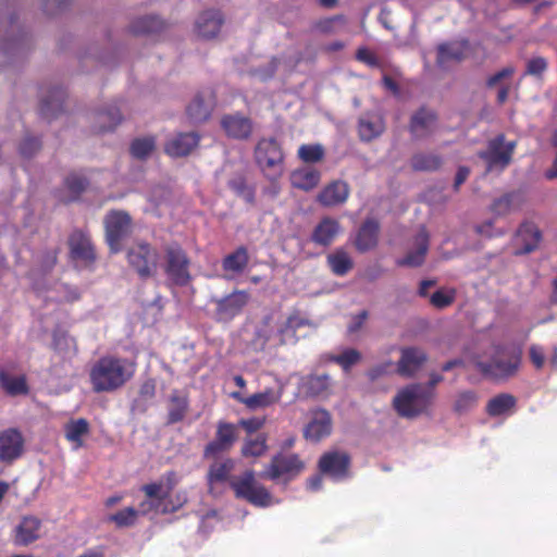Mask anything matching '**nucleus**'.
Wrapping results in <instances>:
<instances>
[{
  "label": "nucleus",
  "instance_id": "f257e3e1",
  "mask_svg": "<svg viewBox=\"0 0 557 557\" xmlns=\"http://www.w3.org/2000/svg\"><path fill=\"white\" fill-rule=\"evenodd\" d=\"M470 362L485 376L508 379L517 373L521 352L511 346L491 345L482 355H472Z\"/></svg>",
  "mask_w": 557,
  "mask_h": 557
},
{
  "label": "nucleus",
  "instance_id": "f03ea898",
  "mask_svg": "<svg viewBox=\"0 0 557 557\" xmlns=\"http://www.w3.org/2000/svg\"><path fill=\"white\" fill-rule=\"evenodd\" d=\"M136 364L126 358H100L90 370V381L95 392H112L132 379Z\"/></svg>",
  "mask_w": 557,
  "mask_h": 557
},
{
  "label": "nucleus",
  "instance_id": "7ed1b4c3",
  "mask_svg": "<svg viewBox=\"0 0 557 557\" xmlns=\"http://www.w3.org/2000/svg\"><path fill=\"white\" fill-rule=\"evenodd\" d=\"M434 398L435 394L423 384L411 383L397 391L393 398V408L401 418L416 419L429 413Z\"/></svg>",
  "mask_w": 557,
  "mask_h": 557
},
{
  "label": "nucleus",
  "instance_id": "20e7f679",
  "mask_svg": "<svg viewBox=\"0 0 557 557\" xmlns=\"http://www.w3.org/2000/svg\"><path fill=\"white\" fill-rule=\"evenodd\" d=\"M190 259L186 251L177 244L165 247L163 256V271L170 285L186 286L190 280Z\"/></svg>",
  "mask_w": 557,
  "mask_h": 557
},
{
  "label": "nucleus",
  "instance_id": "39448f33",
  "mask_svg": "<svg viewBox=\"0 0 557 557\" xmlns=\"http://www.w3.org/2000/svg\"><path fill=\"white\" fill-rule=\"evenodd\" d=\"M256 162L270 178H276L283 173V151L274 138H263L255 149Z\"/></svg>",
  "mask_w": 557,
  "mask_h": 557
},
{
  "label": "nucleus",
  "instance_id": "423d86ee",
  "mask_svg": "<svg viewBox=\"0 0 557 557\" xmlns=\"http://www.w3.org/2000/svg\"><path fill=\"white\" fill-rule=\"evenodd\" d=\"M231 486L237 498H243L259 507H268L272 504V496L264 486L257 482L252 470L231 481Z\"/></svg>",
  "mask_w": 557,
  "mask_h": 557
},
{
  "label": "nucleus",
  "instance_id": "0eeeda50",
  "mask_svg": "<svg viewBox=\"0 0 557 557\" xmlns=\"http://www.w3.org/2000/svg\"><path fill=\"white\" fill-rule=\"evenodd\" d=\"M515 148L516 141H506L505 136L499 134L488 141L486 149L480 151L479 156L486 162L488 171L503 170L511 162Z\"/></svg>",
  "mask_w": 557,
  "mask_h": 557
},
{
  "label": "nucleus",
  "instance_id": "6e6552de",
  "mask_svg": "<svg viewBox=\"0 0 557 557\" xmlns=\"http://www.w3.org/2000/svg\"><path fill=\"white\" fill-rule=\"evenodd\" d=\"M107 242L112 251L121 249V240L132 233V219L125 211L112 210L104 218Z\"/></svg>",
  "mask_w": 557,
  "mask_h": 557
},
{
  "label": "nucleus",
  "instance_id": "1a4fd4ad",
  "mask_svg": "<svg viewBox=\"0 0 557 557\" xmlns=\"http://www.w3.org/2000/svg\"><path fill=\"white\" fill-rule=\"evenodd\" d=\"M127 260L141 278H147L157 271L158 252L150 245L140 242L128 249Z\"/></svg>",
  "mask_w": 557,
  "mask_h": 557
},
{
  "label": "nucleus",
  "instance_id": "9d476101",
  "mask_svg": "<svg viewBox=\"0 0 557 557\" xmlns=\"http://www.w3.org/2000/svg\"><path fill=\"white\" fill-rule=\"evenodd\" d=\"M350 456L343 450H329L319 460V469L335 481L349 478Z\"/></svg>",
  "mask_w": 557,
  "mask_h": 557
},
{
  "label": "nucleus",
  "instance_id": "9b49d317",
  "mask_svg": "<svg viewBox=\"0 0 557 557\" xmlns=\"http://www.w3.org/2000/svg\"><path fill=\"white\" fill-rule=\"evenodd\" d=\"M25 450V438L16 428L0 431V461L12 463L21 458Z\"/></svg>",
  "mask_w": 557,
  "mask_h": 557
},
{
  "label": "nucleus",
  "instance_id": "f8f14e48",
  "mask_svg": "<svg viewBox=\"0 0 557 557\" xmlns=\"http://www.w3.org/2000/svg\"><path fill=\"white\" fill-rule=\"evenodd\" d=\"M304 469V463L297 455L278 454L274 456L264 471L259 476L276 480L283 475H295Z\"/></svg>",
  "mask_w": 557,
  "mask_h": 557
},
{
  "label": "nucleus",
  "instance_id": "ddd939ff",
  "mask_svg": "<svg viewBox=\"0 0 557 557\" xmlns=\"http://www.w3.org/2000/svg\"><path fill=\"white\" fill-rule=\"evenodd\" d=\"M249 299L250 296L245 290H234L223 298L214 299L216 319L223 322L231 321L243 311Z\"/></svg>",
  "mask_w": 557,
  "mask_h": 557
},
{
  "label": "nucleus",
  "instance_id": "4468645a",
  "mask_svg": "<svg viewBox=\"0 0 557 557\" xmlns=\"http://www.w3.org/2000/svg\"><path fill=\"white\" fill-rule=\"evenodd\" d=\"M177 483L176 472L168 471L158 481L144 485L141 490L146 497L153 498L162 506H165Z\"/></svg>",
  "mask_w": 557,
  "mask_h": 557
},
{
  "label": "nucleus",
  "instance_id": "2eb2a0df",
  "mask_svg": "<svg viewBox=\"0 0 557 557\" xmlns=\"http://www.w3.org/2000/svg\"><path fill=\"white\" fill-rule=\"evenodd\" d=\"M332 432V418L327 410L318 408L311 411V419L306 425L304 435L308 441L319 442Z\"/></svg>",
  "mask_w": 557,
  "mask_h": 557
},
{
  "label": "nucleus",
  "instance_id": "dca6fc26",
  "mask_svg": "<svg viewBox=\"0 0 557 557\" xmlns=\"http://www.w3.org/2000/svg\"><path fill=\"white\" fill-rule=\"evenodd\" d=\"M215 106V97L211 89L199 91L189 106L187 107V114L195 123L205 122L211 115Z\"/></svg>",
  "mask_w": 557,
  "mask_h": 557
},
{
  "label": "nucleus",
  "instance_id": "f3484780",
  "mask_svg": "<svg viewBox=\"0 0 557 557\" xmlns=\"http://www.w3.org/2000/svg\"><path fill=\"white\" fill-rule=\"evenodd\" d=\"M467 45L461 41L445 42L437 47L436 64L442 70H448L466 58Z\"/></svg>",
  "mask_w": 557,
  "mask_h": 557
},
{
  "label": "nucleus",
  "instance_id": "a211bd4d",
  "mask_svg": "<svg viewBox=\"0 0 557 557\" xmlns=\"http://www.w3.org/2000/svg\"><path fill=\"white\" fill-rule=\"evenodd\" d=\"M236 441L235 426L231 423L219 422L215 438L205 448L206 457H214L228 450Z\"/></svg>",
  "mask_w": 557,
  "mask_h": 557
},
{
  "label": "nucleus",
  "instance_id": "6ab92c4d",
  "mask_svg": "<svg viewBox=\"0 0 557 557\" xmlns=\"http://www.w3.org/2000/svg\"><path fill=\"white\" fill-rule=\"evenodd\" d=\"M385 131V122L377 111L366 112L358 120V134L362 141H371Z\"/></svg>",
  "mask_w": 557,
  "mask_h": 557
},
{
  "label": "nucleus",
  "instance_id": "aec40b11",
  "mask_svg": "<svg viewBox=\"0 0 557 557\" xmlns=\"http://www.w3.org/2000/svg\"><path fill=\"white\" fill-rule=\"evenodd\" d=\"M199 144V135L195 132L180 133L171 137L165 146L164 151L174 158L185 157L189 154Z\"/></svg>",
  "mask_w": 557,
  "mask_h": 557
},
{
  "label": "nucleus",
  "instance_id": "412c9836",
  "mask_svg": "<svg viewBox=\"0 0 557 557\" xmlns=\"http://www.w3.org/2000/svg\"><path fill=\"white\" fill-rule=\"evenodd\" d=\"M426 361V355L419 348H404L397 362V372L401 376H413Z\"/></svg>",
  "mask_w": 557,
  "mask_h": 557
},
{
  "label": "nucleus",
  "instance_id": "4be33fe9",
  "mask_svg": "<svg viewBox=\"0 0 557 557\" xmlns=\"http://www.w3.org/2000/svg\"><path fill=\"white\" fill-rule=\"evenodd\" d=\"M224 18L220 11L208 10L202 12L196 20L195 29L198 36L205 39L215 37L223 25Z\"/></svg>",
  "mask_w": 557,
  "mask_h": 557
},
{
  "label": "nucleus",
  "instance_id": "5701e85b",
  "mask_svg": "<svg viewBox=\"0 0 557 557\" xmlns=\"http://www.w3.org/2000/svg\"><path fill=\"white\" fill-rule=\"evenodd\" d=\"M380 224L374 219H367L358 230L354 244L358 251L366 252L376 247Z\"/></svg>",
  "mask_w": 557,
  "mask_h": 557
},
{
  "label": "nucleus",
  "instance_id": "b1692460",
  "mask_svg": "<svg viewBox=\"0 0 557 557\" xmlns=\"http://www.w3.org/2000/svg\"><path fill=\"white\" fill-rule=\"evenodd\" d=\"M221 126L227 136L236 139H246L252 132L251 121L240 114L223 116L221 120Z\"/></svg>",
  "mask_w": 557,
  "mask_h": 557
},
{
  "label": "nucleus",
  "instance_id": "393cba45",
  "mask_svg": "<svg viewBox=\"0 0 557 557\" xmlns=\"http://www.w3.org/2000/svg\"><path fill=\"white\" fill-rule=\"evenodd\" d=\"M332 385L327 374H311L301 381V388L308 397L326 398L332 394Z\"/></svg>",
  "mask_w": 557,
  "mask_h": 557
},
{
  "label": "nucleus",
  "instance_id": "a878e982",
  "mask_svg": "<svg viewBox=\"0 0 557 557\" xmlns=\"http://www.w3.org/2000/svg\"><path fill=\"white\" fill-rule=\"evenodd\" d=\"M348 196V184L343 181H335L320 191L318 201L324 207H334L344 203Z\"/></svg>",
  "mask_w": 557,
  "mask_h": 557
},
{
  "label": "nucleus",
  "instance_id": "bb28decb",
  "mask_svg": "<svg viewBox=\"0 0 557 557\" xmlns=\"http://www.w3.org/2000/svg\"><path fill=\"white\" fill-rule=\"evenodd\" d=\"M428 250L429 234L424 228H422L414 238L413 248L407 253L405 258L399 260L397 263L401 267H419L424 262Z\"/></svg>",
  "mask_w": 557,
  "mask_h": 557
},
{
  "label": "nucleus",
  "instance_id": "cd10ccee",
  "mask_svg": "<svg viewBox=\"0 0 557 557\" xmlns=\"http://www.w3.org/2000/svg\"><path fill=\"white\" fill-rule=\"evenodd\" d=\"M71 255L74 259L84 262H91L95 260V251L90 238L82 231H75L71 234L69 239Z\"/></svg>",
  "mask_w": 557,
  "mask_h": 557
},
{
  "label": "nucleus",
  "instance_id": "c85d7f7f",
  "mask_svg": "<svg viewBox=\"0 0 557 557\" xmlns=\"http://www.w3.org/2000/svg\"><path fill=\"white\" fill-rule=\"evenodd\" d=\"M436 128V115L433 111L420 109L410 122V132L416 138H423Z\"/></svg>",
  "mask_w": 557,
  "mask_h": 557
},
{
  "label": "nucleus",
  "instance_id": "c756f323",
  "mask_svg": "<svg viewBox=\"0 0 557 557\" xmlns=\"http://www.w3.org/2000/svg\"><path fill=\"white\" fill-rule=\"evenodd\" d=\"M41 521L33 516L24 517L15 530V542L20 545H28L39 539Z\"/></svg>",
  "mask_w": 557,
  "mask_h": 557
},
{
  "label": "nucleus",
  "instance_id": "7c9ffc66",
  "mask_svg": "<svg viewBox=\"0 0 557 557\" xmlns=\"http://www.w3.org/2000/svg\"><path fill=\"white\" fill-rule=\"evenodd\" d=\"M342 227L337 220L324 218L315 226L312 233V240L321 246L330 245L341 233Z\"/></svg>",
  "mask_w": 557,
  "mask_h": 557
},
{
  "label": "nucleus",
  "instance_id": "2f4dec72",
  "mask_svg": "<svg viewBox=\"0 0 557 557\" xmlns=\"http://www.w3.org/2000/svg\"><path fill=\"white\" fill-rule=\"evenodd\" d=\"M249 262L248 251L245 247H238L234 252L227 255L222 261L223 270L228 273L225 277L231 278L240 274Z\"/></svg>",
  "mask_w": 557,
  "mask_h": 557
},
{
  "label": "nucleus",
  "instance_id": "473e14b6",
  "mask_svg": "<svg viewBox=\"0 0 557 557\" xmlns=\"http://www.w3.org/2000/svg\"><path fill=\"white\" fill-rule=\"evenodd\" d=\"M321 180V173L312 168H301L295 170L290 175L292 185L301 190H311L318 186Z\"/></svg>",
  "mask_w": 557,
  "mask_h": 557
},
{
  "label": "nucleus",
  "instance_id": "72a5a7b5",
  "mask_svg": "<svg viewBox=\"0 0 557 557\" xmlns=\"http://www.w3.org/2000/svg\"><path fill=\"white\" fill-rule=\"evenodd\" d=\"M540 231L532 224H523L517 232L516 243L521 245V252L534 250L540 242Z\"/></svg>",
  "mask_w": 557,
  "mask_h": 557
},
{
  "label": "nucleus",
  "instance_id": "f704fd0d",
  "mask_svg": "<svg viewBox=\"0 0 557 557\" xmlns=\"http://www.w3.org/2000/svg\"><path fill=\"white\" fill-rule=\"evenodd\" d=\"M327 263L332 272L338 276L347 274L354 265L350 256L343 249H337L327 256Z\"/></svg>",
  "mask_w": 557,
  "mask_h": 557
},
{
  "label": "nucleus",
  "instance_id": "c9c22d12",
  "mask_svg": "<svg viewBox=\"0 0 557 557\" xmlns=\"http://www.w3.org/2000/svg\"><path fill=\"white\" fill-rule=\"evenodd\" d=\"M89 433V423L86 419L72 420L65 425V437L78 448L83 445V437Z\"/></svg>",
  "mask_w": 557,
  "mask_h": 557
},
{
  "label": "nucleus",
  "instance_id": "e433bc0d",
  "mask_svg": "<svg viewBox=\"0 0 557 557\" xmlns=\"http://www.w3.org/2000/svg\"><path fill=\"white\" fill-rule=\"evenodd\" d=\"M516 405V398L510 394H499L487 403L486 412L491 417L508 413Z\"/></svg>",
  "mask_w": 557,
  "mask_h": 557
},
{
  "label": "nucleus",
  "instance_id": "4c0bfd02",
  "mask_svg": "<svg viewBox=\"0 0 557 557\" xmlns=\"http://www.w3.org/2000/svg\"><path fill=\"white\" fill-rule=\"evenodd\" d=\"M281 398V393L272 388H267L263 392L256 393L245 400V406L251 410L265 408L277 403Z\"/></svg>",
  "mask_w": 557,
  "mask_h": 557
},
{
  "label": "nucleus",
  "instance_id": "58836bf2",
  "mask_svg": "<svg viewBox=\"0 0 557 557\" xmlns=\"http://www.w3.org/2000/svg\"><path fill=\"white\" fill-rule=\"evenodd\" d=\"M479 396L473 389L459 391L454 398L453 410L458 414H465L478 405Z\"/></svg>",
  "mask_w": 557,
  "mask_h": 557
},
{
  "label": "nucleus",
  "instance_id": "ea45409f",
  "mask_svg": "<svg viewBox=\"0 0 557 557\" xmlns=\"http://www.w3.org/2000/svg\"><path fill=\"white\" fill-rule=\"evenodd\" d=\"M97 126L95 132L104 133L112 131L121 122V113L116 108H110L106 111H100L95 115Z\"/></svg>",
  "mask_w": 557,
  "mask_h": 557
},
{
  "label": "nucleus",
  "instance_id": "a19ab883",
  "mask_svg": "<svg viewBox=\"0 0 557 557\" xmlns=\"http://www.w3.org/2000/svg\"><path fill=\"white\" fill-rule=\"evenodd\" d=\"M0 383L2 388L12 396L26 394L28 392V387L26 384L25 376L23 375H12L8 373L0 374Z\"/></svg>",
  "mask_w": 557,
  "mask_h": 557
},
{
  "label": "nucleus",
  "instance_id": "79ce46f5",
  "mask_svg": "<svg viewBox=\"0 0 557 557\" xmlns=\"http://www.w3.org/2000/svg\"><path fill=\"white\" fill-rule=\"evenodd\" d=\"M234 466L235 463L232 459L220 460L212 463L208 472L209 484L226 481Z\"/></svg>",
  "mask_w": 557,
  "mask_h": 557
},
{
  "label": "nucleus",
  "instance_id": "37998d69",
  "mask_svg": "<svg viewBox=\"0 0 557 557\" xmlns=\"http://www.w3.org/2000/svg\"><path fill=\"white\" fill-rule=\"evenodd\" d=\"M442 159L434 153H417L411 159V165L417 171H434L442 165Z\"/></svg>",
  "mask_w": 557,
  "mask_h": 557
},
{
  "label": "nucleus",
  "instance_id": "c03bdc74",
  "mask_svg": "<svg viewBox=\"0 0 557 557\" xmlns=\"http://www.w3.org/2000/svg\"><path fill=\"white\" fill-rule=\"evenodd\" d=\"M64 92L55 90V97L45 99L41 104V114L47 119L58 117L63 111Z\"/></svg>",
  "mask_w": 557,
  "mask_h": 557
},
{
  "label": "nucleus",
  "instance_id": "a18cd8bd",
  "mask_svg": "<svg viewBox=\"0 0 557 557\" xmlns=\"http://www.w3.org/2000/svg\"><path fill=\"white\" fill-rule=\"evenodd\" d=\"M162 22L156 16H144L135 20L131 24V32L140 35L146 33H153L161 28Z\"/></svg>",
  "mask_w": 557,
  "mask_h": 557
},
{
  "label": "nucleus",
  "instance_id": "49530a36",
  "mask_svg": "<svg viewBox=\"0 0 557 557\" xmlns=\"http://www.w3.org/2000/svg\"><path fill=\"white\" fill-rule=\"evenodd\" d=\"M138 511L133 507H127L108 517V521L113 522L117 528H127L135 524Z\"/></svg>",
  "mask_w": 557,
  "mask_h": 557
},
{
  "label": "nucleus",
  "instance_id": "de8ad7c7",
  "mask_svg": "<svg viewBox=\"0 0 557 557\" xmlns=\"http://www.w3.org/2000/svg\"><path fill=\"white\" fill-rule=\"evenodd\" d=\"M298 157L306 163H315L323 159L324 148L320 144L301 145L298 149Z\"/></svg>",
  "mask_w": 557,
  "mask_h": 557
},
{
  "label": "nucleus",
  "instance_id": "09e8293b",
  "mask_svg": "<svg viewBox=\"0 0 557 557\" xmlns=\"http://www.w3.org/2000/svg\"><path fill=\"white\" fill-rule=\"evenodd\" d=\"M154 146L152 137L137 138L131 146V152L137 159H146L153 151Z\"/></svg>",
  "mask_w": 557,
  "mask_h": 557
},
{
  "label": "nucleus",
  "instance_id": "8fccbe9b",
  "mask_svg": "<svg viewBox=\"0 0 557 557\" xmlns=\"http://www.w3.org/2000/svg\"><path fill=\"white\" fill-rule=\"evenodd\" d=\"M53 347L64 356H71L76 351L75 341L65 333L53 335Z\"/></svg>",
  "mask_w": 557,
  "mask_h": 557
},
{
  "label": "nucleus",
  "instance_id": "3c124183",
  "mask_svg": "<svg viewBox=\"0 0 557 557\" xmlns=\"http://www.w3.org/2000/svg\"><path fill=\"white\" fill-rule=\"evenodd\" d=\"M171 403L172 405L169 410V422L175 423L185 417L187 410V400L184 397L173 395Z\"/></svg>",
  "mask_w": 557,
  "mask_h": 557
},
{
  "label": "nucleus",
  "instance_id": "603ef678",
  "mask_svg": "<svg viewBox=\"0 0 557 557\" xmlns=\"http://www.w3.org/2000/svg\"><path fill=\"white\" fill-rule=\"evenodd\" d=\"M265 450L267 445L263 436H258L256 440L247 441L242 448V453L246 457H259L262 456Z\"/></svg>",
  "mask_w": 557,
  "mask_h": 557
},
{
  "label": "nucleus",
  "instance_id": "864d4df0",
  "mask_svg": "<svg viewBox=\"0 0 557 557\" xmlns=\"http://www.w3.org/2000/svg\"><path fill=\"white\" fill-rule=\"evenodd\" d=\"M360 358L361 355L358 350L349 348L344 350L342 354L334 356L332 360L338 363L344 370H348L351 366L357 363Z\"/></svg>",
  "mask_w": 557,
  "mask_h": 557
},
{
  "label": "nucleus",
  "instance_id": "5fc2aeb1",
  "mask_svg": "<svg viewBox=\"0 0 557 557\" xmlns=\"http://www.w3.org/2000/svg\"><path fill=\"white\" fill-rule=\"evenodd\" d=\"M512 210V195L506 194L498 199L494 200L491 206V211L496 216H504Z\"/></svg>",
  "mask_w": 557,
  "mask_h": 557
},
{
  "label": "nucleus",
  "instance_id": "6e6d98bb",
  "mask_svg": "<svg viewBox=\"0 0 557 557\" xmlns=\"http://www.w3.org/2000/svg\"><path fill=\"white\" fill-rule=\"evenodd\" d=\"M455 299V290L454 289H441L435 292L431 297V304L438 309H443L453 304Z\"/></svg>",
  "mask_w": 557,
  "mask_h": 557
},
{
  "label": "nucleus",
  "instance_id": "4d7b16f0",
  "mask_svg": "<svg viewBox=\"0 0 557 557\" xmlns=\"http://www.w3.org/2000/svg\"><path fill=\"white\" fill-rule=\"evenodd\" d=\"M546 70V59L543 57H535L527 62L524 75L541 77Z\"/></svg>",
  "mask_w": 557,
  "mask_h": 557
},
{
  "label": "nucleus",
  "instance_id": "13d9d810",
  "mask_svg": "<svg viewBox=\"0 0 557 557\" xmlns=\"http://www.w3.org/2000/svg\"><path fill=\"white\" fill-rule=\"evenodd\" d=\"M41 144L38 138L35 137H25L20 145V153L24 158L34 157L40 149Z\"/></svg>",
  "mask_w": 557,
  "mask_h": 557
},
{
  "label": "nucleus",
  "instance_id": "bf43d9fd",
  "mask_svg": "<svg viewBox=\"0 0 557 557\" xmlns=\"http://www.w3.org/2000/svg\"><path fill=\"white\" fill-rule=\"evenodd\" d=\"M86 180L77 174H70L65 178V186L74 197L78 196L86 188Z\"/></svg>",
  "mask_w": 557,
  "mask_h": 557
},
{
  "label": "nucleus",
  "instance_id": "052dcab7",
  "mask_svg": "<svg viewBox=\"0 0 557 557\" xmlns=\"http://www.w3.org/2000/svg\"><path fill=\"white\" fill-rule=\"evenodd\" d=\"M187 503V493L185 491H180L175 494V499L169 497L168 504L162 507V513L175 511L182 508Z\"/></svg>",
  "mask_w": 557,
  "mask_h": 557
},
{
  "label": "nucleus",
  "instance_id": "680f3d73",
  "mask_svg": "<svg viewBox=\"0 0 557 557\" xmlns=\"http://www.w3.org/2000/svg\"><path fill=\"white\" fill-rule=\"evenodd\" d=\"M58 293L57 299L60 301H74L79 297L77 288L66 284H60Z\"/></svg>",
  "mask_w": 557,
  "mask_h": 557
},
{
  "label": "nucleus",
  "instance_id": "e2e57ef3",
  "mask_svg": "<svg viewBox=\"0 0 557 557\" xmlns=\"http://www.w3.org/2000/svg\"><path fill=\"white\" fill-rule=\"evenodd\" d=\"M515 72H516V69L511 65H508V66L502 69L500 71H498L497 73H495L494 75L490 76L486 81V85L488 87H495L503 79L511 77Z\"/></svg>",
  "mask_w": 557,
  "mask_h": 557
},
{
  "label": "nucleus",
  "instance_id": "0e129e2a",
  "mask_svg": "<svg viewBox=\"0 0 557 557\" xmlns=\"http://www.w3.org/2000/svg\"><path fill=\"white\" fill-rule=\"evenodd\" d=\"M55 263H57V251L49 250V251L45 252L40 258V261H39L40 270L44 273H47L50 270H52V268L55 265Z\"/></svg>",
  "mask_w": 557,
  "mask_h": 557
},
{
  "label": "nucleus",
  "instance_id": "69168bd1",
  "mask_svg": "<svg viewBox=\"0 0 557 557\" xmlns=\"http://www.w3.org/2000/svg\"><path fill=\"white\" fill-rule=\"evenodd\" d=\"M162 507L163 506L161 504H159L156 499L147 497V499L143 500L139 504V508L136 510L138 511V515L139 513L146 515L151 511L162 512Z\"/></svg>",
  "mask_w": 557,
  "mask_h": 557
},
{
  "label": "nucleus",
  "instance_id": "338daca9",
  "mask_svg": "<svg viewBox=\"0 0 557 557\" xmlns=\"http://www.w3.org/2000/svg\"><path fill=\"white\" fill-rule=\"evenodd\" d=\"M530 358L533 364L541 369L545 361L544 350L542 347L533 345L530 347Z\"/></svg>",
  "mask_w": 557,
  "mask_h": 557
},
{
  "label": "nucleus",
  "instance_id": "774afa93",
  "mask_svg": "<svg viewBox=\"0 0 557 557\" xmlns=\"http://www.w3.org/2000/svg\"><path fill=\"white\" fill-rule=\"evenodd\" d=\"M367 318H368V312L366 310L361 311L358 314L352 315L351 321L348 325V332L349 333L358 332L362 327Z\"/></svg>",
  "mask_w": 557,
  "mask_h": 557
}]
</instances>
